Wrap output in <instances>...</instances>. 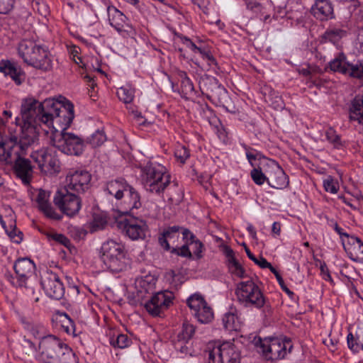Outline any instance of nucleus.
<instances>
[{
    "label": "nucleus",
    "instance_id": "423d86ee",
    "mask_svg": "<svg viewBox=\"0 0 363 363\" xmlns=\"http://www.w3.org/2000/svg\"><path fill=\"white\" fill-rule=\"evenodd\" d=\"M40 359L43 363H60L57 354L63 352L67 363H74L72 350L56 336L50 335L42 337L39 342Z\"/></svg>",
    "mask_w": 363,
    "mask_h": 363
},
{
    "label": "nucleus",
    "instance_id": "2f4dec72",
    "mask_svg": "<svg viewBox=\"0 0 363 363\" xmlns=\"http://www.w3.org/2000/svg\"><path fill=\"white\" fill-rule=\"evenodd\" d=\"M325 140L334 148L341 149L345 146V142L342 140L341 136L333 128H328L325 130Z\"/></svg>",
    "mask_w": 363,
    "mask_h": 363
},
{
    "label": "nucleus",
    "instance_id": "a18cd8bd",
    "mask_svg": "<svg viewBox=\"0 0 363 363\" xmlns=\"http://www.w3.org/2000/svg\"><path fill=\"white\" fill-rule=\"evenodd\" d=\"M130 342L131 341L128 336L124 334H120L118 335L117 337H111L110 338V344L114 347H118L121 349L127 347L130 345Z\"/></svg>",
    "mask_w": 363,
    "mask_h": 363
},
{
    "label": "nucleus",
    "instance_id": "5701e85b",
    "mask_svg": "<svg viewBox=\"0 0 363 363\" xmlns=\"http://www.w3.org/2000/svg\"><path fill=\"white\" fill-rule=\"evenodd\" d=\"M49 196L50 194L48 192L44 190L39 191L36 199L38 208L46 217L55 220H60L62 219V216L53 209L48 201Z\"/></svg>",
    "mask_w": 363,
    "mask_h": 363
},
{
    "label": "nucleus",
    "instance_id": "5fc2aeb1",
    "mask_svg": "<svg viewBox=\"0 0 363 363\" xmlns=\"http://www.w3.org/2000/svg\"><path fill=\"white\" fill-rule=\"evenodd\" d=\"M267 101H271L272 105L276 109H281L284 106L281 98L274 91L271 90L268 98H266Z\"/></svg>",
    "mask_w": 363,
    "mask_h": 363
},
{
    "label": "nucleus",
    "instance_id": "1a4fd4ad",
    "mask_svg": "<svg viewBox=\"0 0 363 363\" xmlns=\"http://www.w3.org/2000/svg\"><path fill=\"white\" fill-rule=\"evenodd\" d=\"M77 194L65 189L57 191L54 197V203L60 211L72 217L79 213L82 207V201Z\"/></svg>",
    "mask_w": 363,
    "mask_h": 363
},
{
    "label": "nucleus",
    "instance_id": "473e14b6",
    "mask_svg": "<svg viewBox=\"0 0 363 363\" xmlns=\"http://www.w3.org/2000/svg\"><path fill=\"white\" fill-rule=\"evenodd\" d=\"M167 196L172 204L178 205L183 199V191L177 183L168 186Z\"/></svg>",
    "mask_w": 363,
    "mask_h": 363
},
{
    "label": "nucleus",
    "instance_id": "a878e982",
    "mask_svg": "<svg viewBox=\"0 0 363 363\" xmlns=\"http://www.w3.org/2000/svg\"><path fill=\"white\" fill-rule=\"evenodd\" d=\"M0 72L6 76H9L17 85L22 83V72L13 62L10 60H1L0 62Z\"/></svg>",
    "mask_w": 363,
    "mask_h": 363
},
{
    "label": "nucleus",
    "instance_id": "72a5a7b5",
    "mask_svg": "<svg viewBox=\"0 0 363 363\" xmlns=\"http://www.w3.org/2000/svg\"><path fill=\"white\" fill-rule=\"evenodd\" d=\"M135 286L140 294L149 293L154 289L155 279L151 276L140 277L136 279Z\"/></svg>",
    "mask_w": 363,
    "mask_h": 363
},
{
    "label": "nucleus",
    "instance_id": "c9c22d12",
    "mask_svg": "<svg viewBox=\"0 0 363 363\" xmlns=\"http://www.w3.org/2000/svg\"><path fill=\"white\" fill-rule=\"evenodd\" d=\"M193 314L196 318H197L198 321L201 323H208L213 318V310L208 303L203 305L196 312L193 313Z\"/></svg>",
    "mask_w": 363,
    "mask_h": 363
},
{
    "label": "nucleus",
    "instance_id": "0e129e2a",
    "mask_svg": "<svg viewBox=\"0 0 363 363\" xmlns=\"http://www.w3.org/2000/svg\"><path fill=\"white\" fill-rule=\"evenodd\" d=\"M334 230L340 235L342 246L349 240V238L352 235H350L348 233L344 232L343 229L340 228L337 223L335 224Z\"/></svg>",
    "mask_w": 363,
    "mask_h": 363
},
{
    "label": "nucleus",
    "instance_id": "f704fd0d",
    "mask_svg": "<svg viewBox=\"0 0 363 363\" xmlns=\"http://www.w3.org/2000/svg\"><path fill=\"white\" fill-rule=\"evenodd\" d=\"M205 86H206V91L209 92L208 94H211V96L226 93L225 89L219 84L218 79L215 77L208 78L207 82L205 83Z\"/></svg>",
    "mask_w": 363,
    "mask_h": 363
},
{
    "label": "nucleus",
    "instance_id": "dca6fc26",
    "mask_svg": "<svg viewBox=\"0 0 363 363\" xmlns=\"http://www.w3.org/2000/svg\"><path fill=\"white\" fill-rule=\"evenodd\" d=\"M35 265L28 258H21L16 261L13 269L16 274V279H13L11 283L16 286H26L27 281L33 275Z\"/></svg>",
    "mask_w": 363,
    "mask_h": 363
},
{
    "label": "nucleus",
    "instance_id": "4c0bfd02",
    "mask_svg": "<svg viewBox=\"0 0 363 363\" xmlns=\"http://www.w3.org/2000/svg\"><path fill=\"white\" fill-rule=\"evenodd\" d=\"M107 138L104 130H97L91 135L87 138L85 144L88 143L92 147L101 146L106 140Z\"/></svg>",
    "mask_w": 363,
    "mask_h": 363
},
{
    "label": "nucleus",
    "instance_id": "69168bd1",
    "mask_svg": "<svg viewBox=\"0 0 363 363\" xmlns=\"http://www.w3.org/2000/svg\"><path fill=\"white\" fill-rule=\"evenodd\" d=\"M192 2L196 4L204 13L208 14L210 0H191Z\"/></svg>",
    "mask_w": 363,
    "mask_h": 363
},
{
    "label": "nucleus",
    "instance_id": "2eb2a0df",
    "mask_svg": "<svg viewBox=\"0 0 363 363\" xmlns=\"http://www.w3.org/2000/svg\"><path fill=\"white\" fill-rule=\"evenodd\" d=\"M259 342L261 344L263 354L271 360L284 358L287 354V347H289V352L292 347L289 341L284 342L279 339H273L269 342H262L259 338Z\"/></svg>",
    "mask_w": 363,
    "mask_h": 363
},
{
    "label": "nucleus",
    "instance_id": "13d9d810",
    "mask_svg": "<svg viewBox=\"0 0 363 363\" xmlns=\"http://www.w3.org/2000/svg\"><path fill=\"white\" fill-rule=\"evenodd\" d=\"M348 347L354 352H359L361 348V342L359 337L356 338L352 333H349L347 337Z\"/></svg>",
    "mask_w": 363,
    "mask_h": 363
},
{
    "label": "nucleus",
    "instance_id": "c85d7f7f",
    "mask_svg": "<svg viewBox=\"0 0 363 363\" xmlns=\"http://www.w3.org/2000/svg\"><path fill=\"white\" fill-rule=\"evenodd\" d=\"M350 118L363 124V94L357 95L351 101Z\"/></svg>",
    "mask_w": 363,
    "mask_h": 363
},
{
    "label": "nucleus",
    "instance_id": "a211bd4d",
    "mask_svg": "<svg viewBox=\"0 0 363 363\" xmlns=\"http://www.w3.org/2000/svg\"><path fill=\"white\" fill-rule=\"evenodd\" d=\"M311 14L321 21L334 18L333 6L330 0H315L311 8Z\"/></svg>",
    "mask_w": 363,
    "mask_h": 363
},
{
    "label": "nucleus",
    "instance_id": "c03bdc74",
    "mask_svg": "<svg viewBox=\"0 0 363 363\" xmlns=\"http://www.w3.org/2000/svg\"><path fill=\"white\" fill-rule=\"evenodd\" d=\"M347 74L354 78L362 79L363 63L361 62H357L356 64L349 62L347 65Z\"/></svg>",
    "mask_w": 363,
    "mask_h": 363
},
{
    "label": "nucleus",
    "instance_id": "f03ea898",
    "mask_svg": "<svg viewBox=\"0 0 363 363\" xmlns=\"http://www.w3.org/2000/svg\"><path fill=\"white\" fill-rule=\"evenodd\" d=\"M21 127L19 133H10L0 140V161L13 164V173L25 185L30 184L33 177V166L25 158L38 145V133L33 128Z\"/></svg>",
    "mask_w": 363,
    "mask_h": 363
},
{
    "label": "nucleus",
    "instance_id": "603ef678",
    "mask_svg": "<svg viewBox=\"0 0 363 363\" xmlns=\"http://www.w3.org/2000/svg\"><path fill=\"white\" fill-rule=\"evenodd\" d=\"M34 11L40 15L45 16L48 13V6L43 0H30Z\"/></svg>",
    "mask_w": 363,
    "mask_h": 363
},
{
    "label": "nucleus",
    "instance_id": "c756f323",
    "mask_svg": "<svg viewBox=\"0 0 363 363\" xmlns=\"http://www.w3.org/2000/svg\"><path fill=\"white\" fill-rule=\"evenodd\" d=\"M183 240H186L189 244L191 251L196 259H201L203 257V245L189 230L183 231Z\"/></svg>",
    "mask_w": 363,
    "mask_h": 363
},
{
    "label": "nucleus",
    "instance_id": "3c124183",
    "mask_svg": "<svg viewBox=\"0 0 363 363\" xmlns=\"http://www.w3.org/2000/svg\"><path fill=\"white\" fill-rule=\"evenodd\" d=\"M245 246V252L252 261H253L256 264H257L259 267H260L262 269H266L267 267L269 265V262L267 260L264 258L263 257L260 256L259 257H257V256H255L249 250V248L246 246V245L243 244Z\"/></svg>",
    "mask_w": 363,
    "mask_h": 363
},
{
    "label": "nucleus",
    "instance_id": "338daca9",
    "mask_svg": "<svg viewBox=\"0 0 363 363\" xmlns=\"http://www.w3.org/2000/svg\"><path fill=\"white\" fill-rule=\"evenodd\" d=\"M145 206L147 207V208H150L151 210L147 212V213H143V216H145V217H154L155 216L158 211H159V207L157 206V205L155 204V203H150V205L149 204H145Z\"/></svg>",
    "mask_w": 363,
    "mask_h": 363
},
{
    "label": "nucleus",
    "instance_id": "4be33fe9",
    "mask_svg": "<svg viewBox=\"0 0 363 363\" xmlns=\"http://www.w3.org/2000/svg\"><path fill=\"white\" fill-rule=\"evenodd\" d=\"M124 230L131 240L143 239L147 230V225L142 219L129 220L125 223Z\"/></svg>",
    "mask_w": 363,
    "mask_h": 363
},
{
    "label": "nucleus",
    "instance_id": "f257e3e1",
    "mask_svg": "<svg viewBox=\"0 0 363 363\" xmlns=\"http://www.w3.org/2000/svg\"><path fill=\"white\" fill-rule=\"evenodd\" d=\"M74 106L69 101L64 102L47 99L40 103L33 99H26L21 105V118H16L18 125L31 126L38 132L40 123L52 128L55 131L66 132L74 118ZM39 134V133H38Z\"/></svg>",
    "mask_w": 363,
    "mask_h": 363
},
{
    "label": "nucleus",
    "instance_id": "0eeeda50",
    "mask_svg": "<svg viewBox=\"0 0 363 363\" xmlns=\"http://www.w3.org/2000/svg\"><path fill=\"white\" fill-rule=\"evenodd\" d=\"M51 144L62 152L68 155L79 156L85 147V140L71 132L59 131L56 128L50 135Z\"/></svg>",
    "mask_w": 363,
    "mask_h": 363
},
{
    "label": "nucleus",
    "instance_id": "f3484780",
    "mask_svg": "<svg viewBox=\"0 0 363 363\" xmlns=\"http://www.w3.org/2000/svg\"><path fill=\"white\" fill-rule=\"evenodd\" d=\"M266 169L268 174V184L277 189H283L289 186V181L284 170L274 160H269Z\"/></svg>",
    "mask_w": 363,
    "mask_h": 363
},
{
    "label": "nucleus",
    "instance_id": "aec40b11",
    "mask_svg": "<svg viewBox=\"0 0 363 363\" xmlns=\"http://www.w3.org/2000/svg\"><path fill=\"white\" fill-rule=\"evenodd\" d=\"M187 230L179 225L169 226L164 229L159 236L158 241L161 247L166 250H170V245L174 244L179 240L180 235L183 236V231Z\"/></svg>",
    "mask_w": 363,
    "mask_h": 363
},
{
    "label": "nucleus",
    "instance_id": "cd10ccee",
    "mask_svg": "<svg viewBox=\"0 0 363 363\" xmlns=\"http://www.w3.org/2000/svg\"><path fill=\"white\" fill-rule=\"evenodd\" d=\"M165 170V167L157 162H147L146 164L141 167L143 183L154 179L155 177H157L162 171Z\"/></svg>",
    "mask_w": 363,
    "mask_h": 363
},
{
    "label": "nucleus",
    "instance_id": "6e6552de",
    "mask_svg": "<svg viewBox=\"0 0 363 363\" xmlns=\"http://www.w3.org/2000/svg\"><path fill=\"white\" fill-rule=\"evenodd\" d=\"M236 295L240 303L245 307L261 308L268 303L259 287L252 279L241 281L237 285Z\"/></svg>",
    "mask_w": 363,
    "mask_h": 363
},
{
    "label": "nucleus",
    "instance_id": "4468645a",
    "mask_svg": "<svg viewBox=\"0 0 363 363\" xmlns=\"http://www.w3.org/2000/svg\"><path fill=\"white\" fill-rule=\"evenodd\" d=\"M174 294L169 291H159L145 304V308L152 316H161L172 303Z\"/></svg>",
    "mask_w": 363,
    "mask_h": 363
},
{
    "label": "nucleus",
    "instance_id": "39448f33",
    "mask_svg": "<svg viewBox=\"0 0 363 363\" xmlns=\"http://www.w3.org/2000/svg\"><path fill=\"white\" fill-rule=\"evenodd\" d=\"M19 56L24 62L44 71L52 68V60L48 48L30 40H22L18 47Z\"/></svg>",
    "mask_w": 363,
    "mask_h": 363
},
{
    "label": "nucleus",
    "instance_id": "ea45409f",
    "mask_svg": "<svg viewBox=\"0 0 363 363\" xmlns=\"http://www.w3.org/2000/svg\"><path fill=\"white\" fill-rule=\"evenodd\" d=\"M134 93V89L129 85L121 86L117 90L118 99L125 104L130 103L133 100Z\"/></svg>",
    "mask_w": 363,
    "mask_h": 363
},
{
    "label": "nucleus",
    "instance_id": "09e8293b",
    "mask_svg": "<svg viewBox=\"0 0 363 363\" xmlns=\"http://www.w3.org/2000/svg\"><path fill=\"white\" fill-rule=\"evenodd\" d=\"M46 235L49 240H54L66 247H69L70 245V240L63 234L50 232Z\"/></svg>",
    "mask_w": 363,
    "mask_h": 363
},
{
    "label": "nucleus",
    "instance_id": "bf43d9fd",
    "mask_svg": "<svg viewBox=\"0 0 363 363\" xmlns=\"http://www.w3.org/2000/svg\"><path fill=\"white\" fill-rule=\"evenodd\" d=\"M16 0H0V13L7 14L14 7Z\"/></svg>",
    "mask_w": 363,
    "mask_h": 363
},
{
    "label": "nucleus",
    "instance_id": "7ed1b4c3",
    "mask_svg": "<svg viewBox=\"0 0 363 363\" xmlns=\"http://www.w3.org/2000/svg\"><path fill=\"white\" fill-rule=\"evenodd\" d=\"M104 191L116 201L118 211L123 215H135L142 207L140 194L122 178L106 183Z\"/></svg>",
    "mask_w": 363,
    "mask_h": 363
},
{
    "label": "nucleus",
    "instance_id": "4d7b16f0",
    "mask_svg": "<svg viewBox=\"0 0 363 363\" xmlns=\"http://www.w3.org/2000/svg\"><path fill=\"white\" fill-rule=\"evenodd\" d=\"M323 187L326 191L331 194L337 193L339 189L338 184L331 177H328L323 181Z\"/></svg>",
    "mask_w": 363,
    "mask_h": 363
},
{
    "label": "nucleus",
    "instance_id": "b1692460",
    "mask_svg": "<svg viewBox=\"0 0 363 363\" xmlns=\"http://www.w3.org/2000/svg\"><path fill=\"white\" fill-rule=\"evenodd\" d=\"M194 333L195 327L188 322H184L181 332H179L177 336V340L174 342V347L182 353L186 352L187 347L185 345L192 338Z\"/></svg>",
    "mask_w": 363,
    "mask_h": 363
},
{
    "label": "nucleus",
    "instance_id": "393cba45",
    "mask_svg": "<svg viewBox=\"0 0 363 363\" xmlns=\"http://www.w3.org/2000/svg\"><path fill=\"white\" fill-rule=\"evenodd\" d=\"M223 252L226 257V263L229 272L238 278L245 277V271L235 259L233 250L230 247L225 245L223 247Z\"/></svg>",
    "mask_w": 363,
    "mask_h": 363
},
{
    "label": "nucleus",
    "instance_id": "7c9ffc66",
    "mask_svg": "<svg viewBox=\"0 0 363 363\" xmlns=\"http://www.w3.org/2000/svg\"><path fill=\"white\" fill-rule=\"evenodd\" d=\"M222 321L224 328L228 330H238L240 328V322L235 309H231L229 312L225 313Z\"/></svg>",
    "mask_w": 363,
    "mask_h": 363
},
{
    "label": "nucleus",
    "instance_id": "de8ad7c7",
    "mask_svg": "<svg viewBox=\"0 0 363 363\" xmlns=\"http://www.w3.org/2000/svg\"><path fill=\"white\" fill-rule=\"evenodd\" d=\"M286 0H274V1H272L277 18H284L286 16Z\"/></svg>",
    "mask_w": 363,
    "mask_h": 363
},
{
    "label": "nucleus",
    "instance_id": "a19ab883",
    "mask_svg": "<svg viewBox=\"0 0 363 363\" xmlns=\"http://www.w3.org/2000/svg\"><path fill=\"white\" fill-rule=\"evenodd\" d=\"M348 62L346 61L345 56H340L330 62V68L334 72H339L347 74Z\"/></svg>",
    "mask_w": 363,
    "mask_h": 363
},
{
    "label": "nucleus",
    "instance_id": "680f3d73",
    "mask_svg": "<svg viewBox=\"0 0 363 363\" xmlns=\"http://www.w3.org/2000/svg\"><path fill=\"white\" fill-rule=\"evenodd\" d=\"M21 345L26 350V353L28 355L34 354L36 352V347L35 344L26 337L22 340Z\"/></svg>",
    "mask_w": 363,
    "mask_h": 363
},
{
    "label": "nucleus",
    "instance_id": "58836bf2",
    "mask_svg": "<svg viewBox=\"0 0 363 363\" xmlns=\"http://www.w3.org/2000/svg\"><path fill=\"white\" fill-rule=\"evenodd\" d=\"M60 323H61V328L67 334H75V325L74 321L69 317L65 313H62L59 315Z\"/></svg>",
    "mask_w": 363,
    "mask_h": 363
},
{
    "label": "nucleus",
    "instance_id": "f8f14e48",
    "mask_svg": "<svg viewBox=\"0 0 363 363\" xmlns=\"http://www.w3.org/2000/svg\"><path fill=\"white\" fill-rule=\"evenodd\" d=\"M240 354L235 345L225 342L214 347L209 352L211 363H238Z\"/></svg>",
    "mask_w": 363,
    "mask_h": 363
},
{
    "label": "nucleus",
    "instance_id": "774afa93",
    "mask_svg": "<svg viewBox=\"0 0 363 363\" xmlns=\"http://www.w3.org/2000/svg\"><path fill=\"white\" fill-rule=\"evenodd\" d=\"M246 2L247 8L254 11L255 12L258 11L261 9V4L257 1H253L251 0H245Z\"/></svg>",
    "mask_w": 363,
    "mask_h": 363
},
{
    "label": "nucleus",
    "instance_id": "9d476101",
    "mask_svg": "<svg viewBox=\"0 0 363 363\" xmlns=\"http://www.w3.org/2000/svg\"><path fill=\"white\" fill-rule=\"evenodd\" d=\"M30 151V157L38 164L42 172L51 175L60 171V161L55 152L44 148Z\"/></svg>",
    "mask_w": 363,
    "mask_h": 363
},
{
    "label": "nucleus",
    "instance_id": "37998d69",
    "mask_svg": "<svg viewBox=\"0 0 363 363\" xmlns=\"http://www.w3.org/2000/svg\"><path fill=\"white\" fill-rule=\"evenodd\" d=\"M250 177L257 185H262L265 182L268 184V174L263 172L259 167H254L250 172Z\"/></svg>",
    "mask_w": 363,
    "mask_h": 363
},
{
    "label": "nucleus",
    "instance_id": "8fccbe9b",
    "mask_svg": "<svg viewBox=\"0 0 363 363\" xmlns=\"http://www.w3.org/2000/svg\"><path fill=\"white\" fill-rule=\"evenodd\" d=\"M171 252L173 254H176L179 256L191 259L192 258V252L191 251L189 244L187 243V241L185 240V244L183 245L180 247H172Z\"/></svg>",
    "mask_w": 363,
    "mask_h": 363
},
{
    "label": "nucleus",
    "instance_id": "052dcab7",
    "mask_svg": "<svg viewBox=\"0 0 363 363\" xmlns=\"http://www.w3.org/2000/svg\"><path fill=\"white\" fill-rule=\"evenodd\" d=\"M177 38L180 39L181 43L186 46V48H189L194 53H197V50H199V47L196 45L194 43L191 41L187 37L183 36L182 35H178Z\"/></svg>",
    "mask_w": 363,
    "mask_h": 363
},
{
    "label": "nucleus",
    "instance_id": "6e6d98bb",
    "mask_svg": "<svg viewBox=\"0 0 363 363\" xmlns=\"http://www.w3.org/2000/svg\"><path fill=\"white\" fill-rule=\"evenodd\" d=\"M174 155L177 160L184 164L186 160L189 157L190 153L189 150L182 145H179L174 152Z\"/></svg>",
    "mask_w": 363,
    "mask_h": 363
},
{
    "label": "nucleus",
    "instance_id": "bb28decb",
    "mask_svg": "<svg viewBox=\"0 0 363 363\" xmlns=\"http://www.w3.org/2000/svg\"><path fill=\"white\" fill-rule=\"evenodd\" d=\"M107 11L110 25L118 33L125 30V27L128 26L126 16L114 6H108Z\"/></svg>",
    "mask_w": 363,
    "mask_h": 363
},
{
    "label": "nucleus",
    "instance_id": "9b49d317",
    "mask_svg": "<svg viewBox=\"0 0 363 363\" xmlns=\"http://www.w3.org/2000/svg\"><path fill=\"white\" fill-rule=\"evenodd\" d=\"M91 176L89 172L84 169H69L65 179L64 189L76 193L84 194L90 186Z\"/></svg>",
    "mask_w": 363,
    "mask_h": 363
},
{
    "label": "nucleus",
    "instance_id": "e2e57ef3",
    "mask_svg": "<svg viewBox=\"0 0 363 363\" xmlns=\"http://www.w3.org/2000/svg\"><path fill=\"white\" fill-rule=\"evenodd\" d=\"M7 232L9 236L11 238V239L16 243H20L23 240V233L22 232L17 230L16 228L12 229L11 231H8L6 229H5Z\"/></svg>",
    "mask_w": 363,
    "mask_h": 363
},
{
    "label": "nucleus",
    "instance_id": "79ce46f5",
    "mask_svg": "<svg viewBox=\"0 0 363 363\" xmlns=\"http://www.w3.org/2000/svg\"><path fill=\"white\" fill-rule=\"evenodd\" d=\"M207 303L204 300L203 297L199 294H194L191 295L188 299H187V304L189 307L195 313L199 308H201L203 305H206Z\"/></svg>",
    "mask_w": 363,
    "mask_h": 363
},
{
    "label": "nucleus",
    "instance_id": "864d4df0",
    "mask_svg": "<svg viewBox=\"0 0 363 363\" xmlns=\"http://www.w3.org/2000/svg\"><path fill=\"white\" fill-rule=\"evenodd\" d=\"M106 224L107 220L104 216L96 214L94 216L93 221L91 222V231L102 230Z\"/></svg>",
    "mask_w": 363,
    "mask_h": 363
},
{
    "label": "nucleus",
    "instance_id": "49530a36",
    "mask_svg": "<svg viewBox=\"0 0 363 363\" xmlns=\"http://www.w3.org/2000/svg\"><path fill=\"white\" fill-rule=\"evenodd\" d=\"M179 76L181 79V84L183 89L186 94H192L194 91V86L193 82L187 76L186 72H180L179 73Z\"/></svg>",
    "mask_w": 363,
    "mask_h": 363
},
{
    "label": "nucleus",
    "instance_id": "20e7f679",
    "mask_svg": "<svg viewBox=\"0 0 363 363\" xmlns=\"http://www.w3.org/2000/svg\"><path fill=\"white\" fill-rule=\"evenodd\" d=\"M100 258L104 268L113 273L125 271L130 267L124 245L114 240H108L102 244Z\"/></svg>",
    "mask_w": 363,
    "mask_h": 363
},
{
    "label": "nucleus",
    "instance_id": "6ab92c4d",
    "mask_svg": "<svg viewBox=\"0 0 363 363\" xmlns=\"http://www.w3.org/2000/svg\"><path fill=\"white\" fill-rule=\"evenodd\" d=\"M170 185V175L165 171H162L157 177H155L143 183L145 189L152 194H160Z\"/></svg>",
    "mask_w": 363,
    "mask_h": 363
},
{
    "label": "nucleus",
    "instance_id": "ddd939ff",
    "mask_svg": "<svg viewBox=\"0 0 363 363\" xmlns=\"http://www.w3.org/2000/svg\"><path fill=\"white\" fill-rule=\"evenodd\" d=\"M41 286L46 295L60 300L65 295V287L59 276L52 271H46L41 278Z\"/></svg>",
    "mask_w": 363,
    "mask_h": 363
},
{
    "label": "nucleus",
    "instance_id": "e433bc0d",
    "mask_svg": "<svg viewBox=\"0 0 363 363\" xmlns=\"http://www.w3.org/2000/svg\"><path fill=\"white\" fill-rule=\"evenodd\" d=\"M346 31L339 28H329L323 35V38L325 41H329L335 43L339 41L342 38L345 36Z\"/></svg>",
    "mask_w": 363,
    "mask_h": 363
},
{
    "label": "nucleus",
    "instance_id": "412c9836",
    "mask_svg": "<svg viewBox=\"0 0 363 363\" xmlns=\"http://www.w3.org/2000/svg\"><path fill=\"white\" fill-rule=\"evenodd\" d=\"M343 248L351 260L363 263V242L359 238H350Z\"/></svg>",
    "mask_w": 363,
    "mask_h": 363
}]
</instances>
